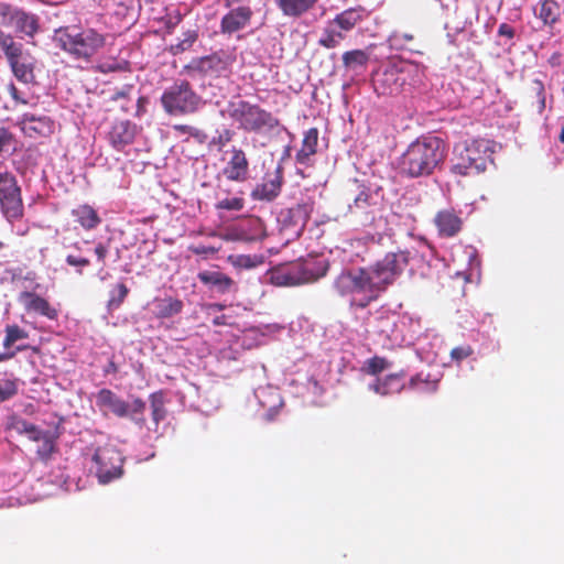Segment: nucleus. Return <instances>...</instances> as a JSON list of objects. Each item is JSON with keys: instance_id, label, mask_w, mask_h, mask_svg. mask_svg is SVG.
<instances>
[{"instance_id": "a211bd4d", "label": "nucleus", "mask_w": 564, "mask_h": 564, "mask_svg": "<svg viewBox=\"0 0 564 564\" xmlns=\"http://www.w3.org/2000/svg\"><path fill=\"white\" fill-rule=\"evenodd\" d=\"M313 209L314 202L312 199H307L282 210L280 213V217L285 226L294 227L295 232L300 235L310 220Z\"/></svg>"}, {"instance_id": "a878e982", "label": "nucleus", "mask_w": 564, "mask_h": 564, "mask_svg": "<svg viewBox=\"0 0 564 564\" xmlns=\"http://www.w3.org/2000/svg\"><path fill=\"white\" fill-rule=\"evenodd\" d=\"M318 129L310 128L302 140L301 149L295 154V161L300 165L311 166L312 158L317 153Z\"/></svg>"}, {"instance_id": "1a4fd4ad", "label": "nucleus", "mask_w": 564, "mask_h": 564, "mask_svg": "<svg viewBox=\"0 0 564 564\" xmlns=\"http://www.w3.org/2000/svg\"><path fill=\"white\" fill-rule=\"evenodd\" d=\"M235 62L236 56L234 53L218 50L209 55L192 58V61L184 66V70L189 75L197 74L219 78L230 72Z\"/></svg>"}, {"instance_id": "412c9836", "label": "nucleus", "mask_w": 564, "mask_h": 564, "mask_svg": "<svg viewBox=\"0 0 564 564\" xmlns=\"http://www.w3.org/2000/svg\"><path fill=\"white\" fill-rule=\"evenodd\" d=\"M137 132L135 123L129 120L116 121L108 132V141L115 150L122 151L127 145L133 143Z\"/></svg>"}, {"instance_id": "49530a36", "label": "nucleus", "mask_w": 564, "mask_h": 564, "mask_svg": "<svg viewBox=\"0 0 564 564\" xmlns=\"http://www.w3.org/2000/svg\"><path fill=\"white\" fill-rule=\"evenodd\" d=\"M173 129L180 134H189L200 143H204L207 139V134L203 130L188 124H175Z\"/></svg>"}, {"instance_id": "680f3d73", "label": "nucleus", "mask_w": 564, "mask_h": 564, "mask_svg": "<svg viewBox=\"0 0 564 564\" xmlns=\"http://www.w3.org/2000/svg\"><path fill=\"white\" fill-rule=\"evenodd\" d=\"M14 37L10 33H6L2 30H0V50L6 53L9 47L13 44Z\"/></svg>"}, {"instance_id": "09e8293b", "label": "nucleus", "mask_w": 564, "mask_h": 564, "mask_svg": "<svg viewBox=\"0 0 564 564\" xmlns=\"http://www.w3.org/2000/svg\"><path fill=\"white\" fill-rule=\"evenodd\" d=\"M129 406V415L131 419L144 423L143 413L145 411V402L140 398H135Z\"/></svg>"}, {"instance_id": "ea45409f", "label": "nucleus", "mask_w": 564, "mask_h": 564, "mask_svg": "<svg viewBox=\"0 0 564 564\" xmlns=\"http://www.w3.org/2000/svg\"><path fill=\"white\" fill-rule=\"evenodd\" d=\"M411 389H419L423 392H435L438 388V380H429L422 373L413 376L409 381Z\"/></svg>"}, {"instance_id": "5fc2aeb1", "label": "nucleus", "mask_w": 564, "mask_h": 564, "mask_svg": "<svg viewBox=\"0 0 564 564\" xmlns=\"http://www.w3.org/2000/svg\"><path fill=\"white\" fill-rule=\"evenodd\" d=\"M43 441V444L42 446L37 449V454L40 457L42 458H48L51 456V454L54 452V443L53 441L46 435V434H42V440Z\"/></svg>"}, {"instance_id": "a18cd8bd", "label": "nucleus", "mask_w": 564, "mask_h": 564, "mask_svg": "<svg viewBox=\"0 0 564 564\" xmlns=\"http://www.w3.org/2000/svg\"><path fill=\"white\" fill-rule=\"evenodd\" d=\"M129 293V289L124 283H118L113 290L110 292V297L108 301V307L117 308L119 307Z\"/></svg>"}, {"instance_id": "c85d7f7f", "label": "nucleus", "mask_w": 564, "mask_h": 564, "mask_svg": "<svg viewBox=\"0 0 564 564\" xmlns=\"http://www.w3.org/2000/svg\"><path fill=\"white\" fill-rule=\"evenodd\" d=\"M318 0H274L284 17L297 19L311 11Z\"/></svg>"}, {"instance_id": "3c124183", "label": "nucleus", "mask_w": 564, "mask_h": 564, "mask_svg": "<svg viewBox=\"0 0 564 564\" xmlns=\"http://www.w3.org/2000/svg\"><path fill=\"white\" fill-rule=\"evenodd\" d=\"M532 90L534 91L538 99L536 110L539 113H542L545 109V89L542 80L534 79L532 82Z\"/></svg>"}, {"instance_id": "20e7f679", "label": "nucleus", "mask_w": 564, "mask_h": 564, "mask_svg": "<svg viewBox=\"0 0 564 564\" xmlns=\"http://www.w3.org/2000/svg\"><path fill=\"white\" fill-rule=\"evenodd\" d=\"M340 296H352L351 304L365 308L379 297V292L368 268L344 270L334 281Z\"/></svg>"}, {"instance_id": "9d476101", "label": "nucleus", "mask_w": 564, "mask_h": 564, "mask_svg": "<svg viewBox=\"0 0 564 564\" xmlns=\"http://www.w3.org/2000/svg\"><path fill=\"white\" fill-rule=\"evenodd\" d=\"M0 209L9 221L20 219L24 214L21 187L9 171L0 172Z\"/></svg>"}, {"instance_id": "9b49d317", "label": "nucleus", "mask_w": 564, "mask_h": 564, "mask_svg": "<svg viewBox=\"0 0 564 564\" xmlns=\"http://www.w3.org/2000/svg\"><path fill=\"white\" fill-rule=\"evenodd\" d=\"M0 21L3 26L12 28L17 34L28 37H34L40 30L36 14L4 2H0Z\"/></svg>"}, {"instance_id": "393cba45", "label": "nucleus", "mask_w": 564, "mask_h": 564, "mask_svg": "<svg viewBox=\"0 0 564 564\" xmlns=\"http://www.w3.org/2000/svg\"><path fill=\"white\" fill-rule=\"evenodd\" d=\"M405 371L387 375L383 378H378L371 386L370 389L380 395H391L400 393L405 388Z\"/></svg>"}, {"instance_id": "2eb2a0df", "label": "nucleus", "mask_w": 564, "mask_h": 564, "mask_svg": "<svg viewBox=\"0 0 564 564\" xmlns=\"http://www.w3.org/2000/svg\"><path fill=\"white\" fill-rule=\"evenodd\" d=\"M230 158L224 166L223 175L231 182L242 183L249 175V160L246 152L237 147L229 151Z\"/></svg>"}, {"instance_id": "b1692460", "label": "nucleus", "mask_w": 564, "mask_h": 564, "mask_svg": "<svg viewBox=\"0 0 564 564\" xmlns=\"http://www.w3.org/2000/svg\"><path fill=\"white\" fill-rule=\"evenodd\" d=\"M197 279L200 283L209 286L220 294L229 293L236 289V282L234 279L220 271H200L197 274Z\"/></svg>"}, {"instance_id": "0eeeda50", "label": "nucleus", "mask_w": 564, "mask_h": 564, "mask_svg": "<svg viewBox=\"0 0 564 564\" xmlns=\"http://www.w3.org/2000/svg\"><path fill=\"white\" fill-rule=\"evenodd\" d=\"M414 257V250L398 249L368 267L376 288L381 294L402 275Z\"/></svg>"}, {"instance_id": "bf43d9fd", "label": "nucleus", "mask_w": 564, "mask_h": 564, "mask_svg": "<svg viewBox=\"0 0 564 564\" xmlns=\"http://www.w3.org/2000/svg\"><path fill=\"white\" fill-rule=\"evenodd\" d=\"M7 89H8V93L10 95V97L17 102V104H21V105H28V100L25 98H23L20 94V90L18 89V87L13 84V83H10L8 86H7Z\"/></svg>"}, {"instance_id": "774afa93", "label": "nucleus", "mask_w": 564, "mask_h": 564, "mask_svg": "<svg viewBox=\"0 0 564 564\" xmlns=\"http://www.w3.org/2000/svg\"><path fill=\"white\" fill-rule=\"evenodd\" d=\"M276 413H278V410H275V409H270V410L265 413V415H264V420H265L267 422H272V421L274 420V416L276 415Z\"/></svg>"}, {"instance_id": "6e6552de", "label": "nucleus", "mask_w": 564, "mask_h": 564, "mask_svg": "<svg viewBox=\"0 0 564 564\" xmlns=\"http://www.w3.org/2000/svg\"><path fill=\"white\" fill-rule=\"evenodd\" d=\"M161 105L170 116H187L195 113L204 100L187 80H177L167 87L161 96Z\"/></svg>"}, {"instance_id": "603ef678", "label": "nucleus", "mask_w": 564, "mask_h": 564, "mask_svg": "<svg viewBox=\"0 0 564 564\" xmlns=\"http://www.w3.org/2000/svg\"><path fill=\"white\" fill-rule=\"evenodd\" d=\"M234 131L230 129H223L218 133L217 137H214L210 141V145L216 147L218 150H221L225 145H227L234 138Z\"/></svg>"}, {"instance_id": "7c9ffc66", "label": "nucleus", "mask_w": 564, "mask_h": 564, "mask_svg": "<svg viewBox=\"0 0 564 564\" xmlns=\"http://www.w3.org/2000/svg\"><path fill=\"white\" fill-rule=\"evenodd\" d=\"M364 12L365 10L360 7L349 8L337 14L330 22L337 25L341 32H348L364 20Z\"/></svg>"}, {"instance_id": "f257e3e1", "label": "nucleus", "mask_w": 564, "mask_h": 564, "mask_svg": "<svg viewBox=\"0 0 564 564\" xmlns=\"http://www.w3.org/2000/svg\"><path fill=\"white\" fill-rule=\"evenodd\" d=\"M425 67L404 59H389L371 74V84L378 96L395 97L411 93L423 85Z\"/></svg>"}, {"instance_id": "0e129e2a", "label": "nucleus", "mask_w": 564, "mask_h": 564, "mask_svg": "<svg viewBox=\"0 0 564 564\" xmlns=\"http://www.w3.org/2000/svg\"><path fill=\"white\" fill-rule=\"evenodd\" d=\"M498 35L511 40L514 37V29L508 23H501L498 28Z\"/></svg>"}, {"instance_id": "39448f33", "label": "nucleus", "mask_w": 564, "mask_h": 564, "mask_svg": "<svg viewBox=\"0 0 564 564\" xmlns=\"http://www.w3.org/2000/svg\"><path fill=\"white\" fill-rule=\"evenodd\" d=\"M226 111L232 122L246 132L273 131L280 126V120L270 111L247 100L229 101Z\"/></svg>"}, {"instance_id": "ddd939ff", "label": "nucleus", "mask_w": 564, "mask_h": 564, "mask_svg": "<svg viewBox=\"0 0 564 564\" xmlns=\"http://www.w3.org/2000/svg\"><path fill=\"white\" fill-rule=\"evenodd\" d=\"M283 184V170L276 166L272 172L268 171L262 182L257 184L251 192V197L257 200L271 202L279 196Z\"/></svg>"}, {"instance_id": "58836bf2", "label": "nucleus", "mask_w": 564, "mask_h": 564, "mask_svg": "<svg viewBox=\"0 0 564 564\" xmlns=\"http://www.w3.org/2000/svg\"><path fill=\"white\" fill-rule=\"evenodd\" d=\"M6 337L3 339V347L11 348L18 340L26 339L29 334L17 324L6 326Z\"/></svg>"}, {"instance_id": "c9c22d12", "label": "nucleus", "mask_w": 564, "mask_h": 564, "mask_svg": "<svg viewBox=\"0 0 564 564\" xmlns=\"http://www.w3.org/2000/svg\"><path fill=\"white\" fill-rule=\"evenodd\" d=\"M333 25L329 21L318 40V44L325 48H335L345 39V34L341 31H336Z\"/></svg>"}, {"instance_id": "473e14b6", "label": "nucleus", "mask_w": 564, "mask_h": 564, "mask_svg": "<svg viewBox=\"0 0 564 564\" xmlns=\"http://www.w3.org/2000/svg\"><path fill=\"white\" fill-rule=\"evenodd\" d=\"M343 65L347 70L366 68L369 62V54L364 50L347 51L341 56Z\"/></svg>"}, {"instance_id": "c756f323", "label": "nucleus", "mask_w": 564, "mask_h": 564, "mask_svg": "<svg viewBox=\"0 0 564 564\" xmlns=\"http://www.w3.org/2000/svg\"><path fill=\"white\" fill-rule=\"evenodd\" d=\"M72 215L85 230H93L101 223L97 210L88 204L77 206L72 210Z\"/></svg>"}, {"instance_id": "a19ab883", "label": "nucleus", "mask_w": 564, "mask_h": 564, "mask_svg": "<svg viewBox=\"0 0 564 564\" xmlns=\"http://www.w3.org/2000/svg\"><path fill=\"white\" fill-rule=\"evenodd\" d=\"M389 367H390V362L386 358L375 356L372 358H369L365 362L362 370L367 375L377 376L380 372H382L383 370L388 369Z\"/></svg>"}, {"instance_id": "79ce46f5", "label": "nucleus", "mask_w": 564, "mask_h": 564, "mask_svg": "<svg viewBox=\"0 0 564 564\" xmlns=\"http://www.w3.org/2000/svg\"><path fill=\"white\" fill-rule=\"evenodd\" d=\"M18 379L2 378L0 379V402L8 401L18 394Z\"/></svg>"}, {"instance_id": "f03ea898", "label": "nucleus", "mask_w": 564, "mask_h": 564, "mask_svg": "<svg viewBox=\"0 0 564 564\" xmlns=\"http://www.w3.org/2000/svg\"><path fill=\"white\" fill-rule=\"evenodd\" d=\"M443 141L434 135L421 137L410 143L400 160V169L410 177L431 175L444 160Z\"/></svg>"}, {"instance_id": "052dcab7", "label": "nucleus", "mask_w": 564, "mask_h": 564, "mask_svg": "<svg viewBox=\"0 0 564 564\" xmlns=\"http://www.w3.org/2000/svg\"><path fill=\"white\" fill-rule=\"evenodd\" d=\"M65 260H66V263L70 267L84 268V267H88L90 264L89 259L76 257L73 254H68Z\"/></svg>"}, {"instance_id": "dca6fc26", "label": "nucleus", "mask_w": 564, "mask_h": 564, "mask_svg": "<svg viewBox=\"0 0 564 564\" xmlns=\"http://www.w3.org/2000/svg\"><path fill=\"white\" fill-rule=\"evenodd\" d=\"M345 194L348 200L351 199V203H348L350 213L365 210L372 205L371 188L358 178L350 180L347 183Z\"/></svg>"}, {"instance_id": "4d7b16f0", "label": "nucleus", "mask_w": 564, "mask_h": 564, "mask_svg": "<svg viewBox=\"0 0 564 564\" xmlns=\"http://www.w3.org/2000/svg\"><path fill=\"white\" fill-rule=\"evenodd\" d=\"M414 40V36L413 34L411 33H406V32H399V31H395L392 36H391V41L395 44V45H405L408 42H411Z\"/></svg>"}, {"instance_id": "72a5a7b5", "label": "nucleus", "mask_w": 564, "mask_h": 564, "mask_svg": "<svg viewBox=\"0 0 564 564\" xmlns=\"http://www.w3.org/2000/svg\"><path fill=\"white\" fill-rule=\"evenodd\" d=\"M129 62L118 57H107L100 59L95 66L94 69L96 72L108 74L116 72H126L129 70Z\"/></svg>"}, {"instance_id": "2f4dec72", "label": "nucleus", "mask_w": 564, "mask_h": 564, "mask_svg": "<svg viewBox=\"0 0 564 564\" xmlns=\"http://www.w3.org/2000/svg\"><path fill=\"white\" fill-rule=\"evenodd\" d=\"M155 316L159 318H170L182 312L184 304L180 299L167 296L155 299Z\"/></svg>"}, {"instance_id": "f704fd0d", "label": "nucleus", "mask_w": 564, "mask_h": 564, "mask_svg": "<svg viewBox=\"0 0 564 564\" xmlns=\"http://www.w3.org/2000/svg\"><path fill=\"white\" fill-rule=\"evenodd\" d=\"M538 15L544 24L552 25L560 18V6L554 0H542Z\"/></svg>"}, {"instance_id": "37998d69", "label": "nucleus", "mask_w": 564, "mask_h": 564, "mask_svg": "<svg viewBox=\"0 0 564 564\" xmlns=\"http://www.w3.org/2000/svg\"><path fill=\"white\" fill-rule=\"evenodd\" d=\"M13 427L19 433L26 434L29 436V438L32 440V441L37 442V441L42 440L43 432L36 425H34L33 423L28 422L26 420H18L13 424Z\"/></svg>"}, {"instance_id": "6ab92c4d", "label": "nucleus", "mask_w": 564, "mask_h": 564, "mask_svg": "<svg viewBox=\"0 0 564 564\" xmlns=\"http://www.w3.org/2000/svg\"><path fill=\"white\" fill-rule=\"evenodd\" d=\"M18 302L23 306L26 313H34L48 319H56L58 312L50 302L35 292L23 291L18 295Z\"/></svg>"}, {"instance_id": "f8f14e48", "label": "nucleus", "mask_w": 564, "mask_h": 564, "mask_svg": "<svg viewBox=\"0 0 564 564\" xmlns=\"http://www.w3.org/2000/svg\"><path fill=\"white\" fill-rule=\"evenodd\" d=\"M93 460L96 464V475L101 484H108L123 473V457L113 445L98 447Z\"/></svg>"}, {"instance_id": "de8ad7c7", "label": "nucleus", "mask_w": 564, "mask_h": 564, "mask_svg": "<svg viewBox=\"0 0 564 564\" xmlns=\"http://www.w3.org/2000/svg\"><path fill=\"white\" fill-rule=\"evenodd\" d=\"M29 52L24 51V46L21 42L14 41L13 44L9 47V50L4 53V56L8 61V64H12L26 55H29Z\"/></svg>"}, {"instance_id": "4be33fe9", "label": "nucleus", "mask_w": 564, "mask_h": 564, "mask_svg": "<svg viewBox=\"0 0 564 564\" xmlns=\"http://www.w3.org/2000/svg\"><path fill=\"white\" fill-rule=\"evenodd\" d=\"M268 275L270 282L276 286L303 284L297 261L274 267L268 272Z\"/></svg>"}, {"instance_id": "4468645a", "label": "nucleus", "mask_w": 564, "mask_h": 564, "mask_svg": "<svg viewBox=\"0 0 564 564\" xmlns=\"http://www.w3.org/2000/svg\"><path fill=\"white\" fill-rule=\"evenodd\" d=\"M17 124L29 138L50 137L54 133V121L47 116L36 117L32 113H23Z\"/></svg>"}, {"instance_id": "13d9d810", "label": "nucleus", "mask_w": 564, "mask_h": 564, "mask_svg": "<svg viewBox=\"0 0 564 564\" xmlns=\"http://www.w3.org/2000/svg\"><path fill=\"white\" fill-rule=\"evenodd\" d=\"M235 265L243 268V269H251L257 265V262L251 256H238L237 260L234 262Z\"/></svg>"}, {"instance_id": "864d4df0", "label": "nucleus", "mask_w": 564, "mask_h": 564, "mask_svg": "<svg viewBox=\"0 0 564 564\" xmlns=\"http://www.w3.org/2000/svg\"><path fill=\"white\" fill-rule=\"evenodd\" d=\"M474 352L473 348L469 345L458 346L452 349L451 357L456 362H460L462 360L468 358Z\"/></svg>"}, {"instance_id": "c03bdc74", "label": "nucleus", "mask_w": 564, "mask_h": 564, "mask_svg": "<svg viewBox=\"0 0 564 564\" xmlns=\"http://www.w3.org/2000/svg\"><path fill=\"white\" fill-rule=\"evenodd\" d=\"M15 135L6 127H0V154L4 151L14 153L17 151Z\"/></svg>"}, {"instance_id": "e433bc0d", "label": "nucleus", "mask_w": 564, "mask_h": 564, "mask_svg": "<svg viewBox=\"0 0 564 564\" xmlns=\"http://www.w3.org/2000/svg\"><path fill=\"white\" fill-rule=\"evenodd\" d=\"M152 420L158 425L166 416L165 398L163 391H156L149 397Z\"/></svg>"}, {"instance_id": "7ed1b4c3", "label": "nucleus", "mask_w": 564, "mask_h": 564, "mask_svg": "<svg viewBox=\"0 0 564 564\" xmlns=\"http://www.w3.org/2000/svg\"><path fill=\"white\" fill-rule=\"evenodd\" d=\"M54 41L74 59L90 62L105 47L107 34L94 28L63 26L55 30Z\"/></svg>"}, {"instance_id": "aec40b11", "label": "nucleus", "mask_w": 564, "mask_h": 564, "mask_svg": "<svg viewBox=\"0 0 564 564\" xmlns=\"http://www.w3.org/2000/svg\"><path fill=\"white\" fill-rule=\"evenodd\" d=\"M96 405L104 414H113L117 417L129 415V403L122 400L110 389H101L96 394Z\"/></svg>"}, {"instance_id": "cd10ccee", "label": "nucleus", "mask_w": 564, "mask_h": 564, "mask_svg": "<svg viewBox=\"0 0 564 564\" xmlns=\"http://www.w3.org/2000/svg\"><path fill=\"white\" fill-rule=\"evenodd\" d=\"M35 65L36 59L31 54L25 57L10 64V69L13 76L21 83L25 85H34L36 84L35 76Z\"/></svg>"}, {"instance_id": "e2e57ef3", "label": "nucleus", "mask_w": 564, "mask_h": 564, "mask_svg": "<svg viewBox=\"0 0 564 564\" xmlns=\"http://www.w3.org/2000/svg\"><path fill=\"white\" fill-rule=\"evenodd\" d=\"M132 85H126L121 89L117 90L111 97L110 100L117 101L119 99H128L130 96V93L132 90Z\"/></svg>"}, {"instance_id": "6e6d98bb", "label": "nucleus", "mask_w": 564, "mask_h": 564, "mask_svg": "<svg viewBox=\"0 0 564 564\" xmlns=\"http://www.w3.org/2000/svg\"><path fill=\"white\" fill-rule=\"evenodd\" d=\"M188 250L191 252H193L194 254L204 256V258H207L208 256L216 254L219 251V248L213 247V246L198 245V246H189Z\"/></svg>"}, {"instance_id": "5701e85b", "label": "nucleus", "mask_w": 564, "mask_h": 564, "mask_svg": "<svg viewBox=\"0 0 564 564\" xmlns=\"http://www.w3.org/2000/svg\"><path fill=\"white\" fill-rule=\"evenodd\" d=\"M434 225L441 237L451 238L462 230L463 220L455 209L446 208L436 213Z\"/></svg>"}, {"instance_id": "8fccbe9b", "label": "nucleus", "mask_w": 564, "mask_h": 564, "mask_svg": "<svg viewBox=\"0 0 564 564\" xmlns=\"http://www.w3.org/2000/svg\"><path fill=\"white\" fill-rule=\"evenodd\" d=\"M245 207V199L242 197L225 198L216 204V209L225 210H241Z\"/></svg>"}, {"instance_id": "4c0bfd02", "label": "nucleus", "mask_w": 564, "mask_h": 564, "mask_svg": "<svg viewBox=\"0 0 564 564\" xmlns=\"http://www.w3.org/2000/svg\"><path fill=\"white\" fill-rule=\"evenodd\" d=\"M198 39V31L197 30H187L183 33V39L177 42L176 44H173L170 46L169 51L173 55L181 54L187 50H189L193 44Z\"/></svg>"}, {"instance_id": "338daca9", "label": "nucleus", "mask_w": 564, "mask_h": 564, "mask_svg": "<svg viewBox=\"0 0 564 564\" xmlns=\"http://www.w3.org/2000/svg\"><path fill=\"white\" fill-rule=\"evenodd\" d=\"M213 324L216 325V326L226 325L227 324V316L226 315L216 316L213 319Z\"/></svg>"}, {"instance_id": "69168bd1", "label": "nucleus", "mask_w": 564, "mask_h": 564, "mask_svg": "<svg viewBox=\"0 0 564 564\" xmlns=\"http://www.w3.org/2000/svg\"><path fill=\"white\" fill-rule=\"evenodd\" d=\"M95 253H96L98 260L104 264L106 257L108 254V248L102 243H98L95 247Z\"/></svg>"}, {"instance_id": "423d86ee", "label": "nucleus", "mask_w": 564, "mask_h": 564, "mask_svg": "<svg viewBox=\"0 0 564 564\" xmlns=\"http://www.w3.org/2000/svg\"><path fill=\"white\" fill-rule=\"evenodd\" d=\"M491 151L485 139L466 140L454 148L452 173L459 176L478 175L487 169Z\"/></svg>"}, {"instance_id": "f3484780", "label": "nucleus", "mask_w": 564, "mask_h": 564, "mask_svg": "<svg viewBox=\"0 0 564 564\" xmlns=\"http://www.w3.org/2000/svg\"><path fill=\"white\" fill-rule=\"evenodd\" d=\"M253 17V11L249 6H239L232 8L221 18L220 32L223 34H234L246 29Z\"/></svg>"}, {"instance_id": "bb28decb", "label": "nucleus", "mask_w": 564, "mask_h": 564, "mask_svg": "<svg viewBox=\"0 0 564 564\" xmlns=\"http://www.w3.org/2000/svg\"><path fill=\"white\" fill-rule=\"evenodd\" d=\"M297 264L303 284L314 282L325 276L328 271V262L323 259L308 258L297 261Z\"/></svg>"}]
</instances>
